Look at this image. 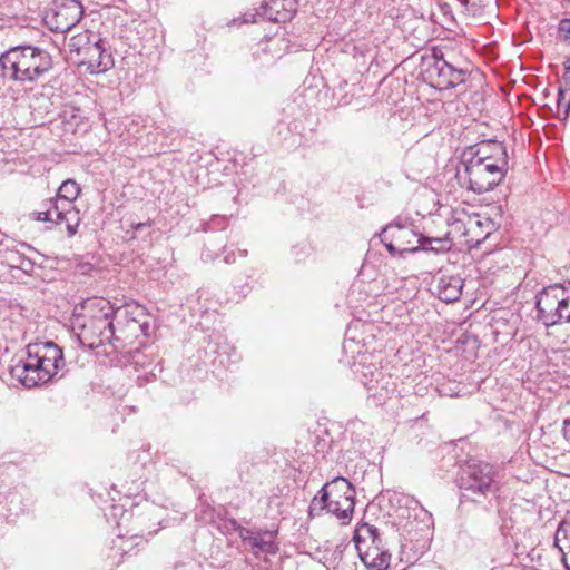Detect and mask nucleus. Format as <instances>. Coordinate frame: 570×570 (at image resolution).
Segmentation results:
<instances>
[{
  "mask_svg": "<svg viewBox=\"0 0 570 570\" xmlns=\"http://www.w3.org/2000/svg\"><path fill=\"white\" fill-rule=\"evenodd\" d=\"M21 248L32 250L31 246L24 243H12V245L4 246L0 243V259L10 268H18L26 274H30L33 271L35 263L30 257L26 256V254L21 252Z\"/></svg>",
  "mask_w": 570,
  "mask_h": 570,
  "instance_id": "19",
  "label": "nucleus"
},
{
  "mask_svg": "<svg viewBox=\"0 0 570 570\" xmlns=\"http://www.w3.org/2000/svg\"><path fill=\"white\" fill-rule=\"evenodd\" d=\"M508 166L494 163H479V160H462L456 169V178L461 186L476 194L493 189L504 178Z\"/></svg>",
  "mask_w": 570,
  "mask_h": 570,
  "instance_id": "9",
  "label": "nucleus"
},
{
  "mask_svg": "<svg viewBox=\"0 0 570 570\" xmlns=\"http://www.w3.org/2000/svg\"><path fill=\"white\" fill-rule=\"evenodd\" d=\"M203 256L206 257V258H213L212 256H209L208 254L206 253H203Z\"/></svg>",
  "mask_w": 570,
  "mask_h": 570,
  "instance_id": "45",
  "label": "nucleus"
},
{
  "mask_svg": "<svg viewBox=\"0 0 570 570\" xmlns=\"http://www.w3.org/2000/svg\"><path fill=\"white\" fill-rule=\"evenodd\" d=\"M235 261H236V257H235V253L234 252L227 253L224 256V262L226 264H233V263H235Z\"/></svg>",
  "mask_w": 570,
  "mask_h": 570,
  "instance_id": "39",
  "label": "nucleus"
},
{
  "mask_svg": "<svg viewBox=\"0 0 570 570\" xmlns=\"http://www.w3.org/2000/svg\"><path fill=\"white\" fill-rule=\"evenodd\" d=\"M82 7L72 0L69 4L61 6L55 13L56 24L51 27L56 31L65 32L73 27L81 18Z\"/></svg>",
  "mask_w": 570,
  "mask_h": 570,
  "instance_id": "22",
  "label": "nucleus"
},
{
  "mask_svg": "<svg viewBox=\"0 0 570 570\" xmlns=\"http://www.w3.org/2000/svg\"><path fill=\"white\" fill-rule=\"evenodd\" d=\"M464 281L459 275L442 274L435 284V293L438 297L445 302L452 303L462 295Z\"/></svg>",
  "mask_w": 570,
  "mask_h": 570,
  "instance_id": "20",
  "label": "nucleus"
},
{
  "mask_svg": "<svg viewBox=\"0 0 570 570\" xmlns=\"http://www.w3.org/2000/svg\"><path fill=\"white\" fill-rule=\"evenodd\" d=\"M79 194V185L75 180L68 179L60 185L55 198H49L45 202H53L57 203L58 206H65V203L73 205V202L78 198Z\"/></svg>",
  "mask_w": 570,
  "mask_h": 570,
  "instance_id": "24",
  "label": "nucleus"
},
{
  "mask_svg": "<svg viewBox=\"0 0 570 570\" xmlns=\"http://www.w3.org/2000/svg\"><path fill=\"white\" fill-rule=\"evenodd\" d=\"M94 37L92 33L83 32L72 36L68 41V48L70 53H76L77 58L82 57L85 51L87 50V46L92 42Z\"/></svg>",
  "mask_w": 570,
  "mask_h": 570,
  "instance_id": "27",
  "label": "nucleus"
},
{
  "mask_svg": "<svg viewBox=\"0 0 570 570\" xmlns=\"http://www.w3.org/2000/svg\"><path fill=\"white\" fill-rule=\"evenodd\" d=\"M358 557L370 570H387L392 558L385 546L364 548L362 552H358Z\"/></svg>",
  "mask_w": 570,
  "mask_h": 570,
  "instance_id": "23",
  "label": "nucleus"
},
{
  "mask_svg": "<svg viewBox=\"0 0 570 570\" xmlns=\"http://www.w3.org/2000/svg\"><path fill=\"white\" fill-rule=\"evenodd\" d=\"M559 32L564 41L570 42V19H562L559 22Z\"/></svg>",
  "mask_w": 570,
  "mask_h": 570,
  "instance_id": "35",
  "label": "nucleus"
},
{
  "mask_svg": "<svg viewBox=\"0 0 570 570\" xmlns=\"http://www.w3.org/2000/svg\"><path fill=\"white\" fill-rule=\"evenodd\" d=\"M298 129V124L296 121L285 125L284 122H279L277 125L278 135L282 136V139L286 141L288 139L287 132H291L292 130Z\"/></svg>",
  "mask_w": 570,
  "mask_h": 570,
  "instance_id": "33",
  "label": "nucleus"
},
{
  "mask_svg": "<svg viewBox=\"0 0 570 570\" xmlns=\"http://www.w3.org/2000/svg\"><path fill=\"white\" fill-rule=\"evenodd\" d=\"M561 552V560L563 566L570 570V541L569 544L556 546Z\"/></svg>",
  "mask_w": 570,
  "mask_h": 570,
  "instance_id": "34",
  "label": "nucleus"
},
{
  "mask_svg": "<svg viewBox=\"0 0 570 570\" xmlns=\"http://www.w3.org/2000/svg\"><path fill=\"white\" fill-rule=\"evenodd\" d=\"M148 225H149L148 223H138V224H132L131 226L135 230H140L141 228H144Z\"/></svg>",
  "mask_w": 570,
  "mask_h": 570,
  "instance_id": "40",
  "label": "nucleus"
},
{
  "mask_svg": "<svg viewBox=\"0 0 570 570\" xmlns=\"http://www.w3.org/2000/svg\"><path fill=\"white\" fill-rule=\"evenodd\" d=\"M380 237L387 252L393 256L421 250L422 234L416 233L412 225L393 222L383 228Z\"/></svg>",
  "mask_w": 570,
  "mask_h": 570,
  "instance_id": "11",
  "label": "nucleus"
},
{
  "mask_svg": "<svg viewBox=\"0 0 570 570\" xmlns=\"http://www.w3.org/2000/svg\"><path fill=\"white\" fill-rule=\"evenodd\" d=\"M37 222H49L56 225H66L69 237L77 234L81 222L80 212L71 204L65 203V206H58L53 202H42L40 208L30 214Z\"/></svg>",
  "mask_w": 570,
  "mask_h": 570,
  "instance_id": "12",
  "label": "nucleus"
},
{
  "mask_svg": "<svg viewBox=\"0 0 570 570\" xmlns=\"http://www.w3.org/2000/svg\"><path fill=\"white\" fill-rule=\"evenodd\" d=\"M298 0H264L259 9L244 13V22L255 23L262 19L274 22L289 21L296 13Z\"/></svg>",
  "mask_w": 570,
  "mask_h": 570,
  "instance_id": "14",
  "label": "nucleus"
},
{
  "mask_svg": "<svg viewBox=\"0 0 570 570\" xmlns=\"http://www.w3.org/2000/svg\"><path fill=\"white\" fill-rule=\"evenodd\" d=\"M114 312V332L115 347L111 352H121L134 343L142 345L150 335L149 315L146 308L138 304H126L115 307Z\"/></svg>",
  "mask_w": 570,
  "mask_h": 570,
  "instance_id": "6",
  "label": "nucleus"
},
{
  "mask_svg": "<svg viewBox=\"0 0 570 570\" xmlns=\"http://www.w3.org/2000/svg\"><path fill=\"white\" fill-rule=\"evenodd\" d=\"M557 302L558 312L562 317V322H564V317L567 316V314H564L563 312L570 306V297L566 295V288L563 286L562 289H560V292H557Z\"/></svg>",
  "mask_w": 570,
  "mask_h": 570,
  "instance_id": "31",
  "label": "nucleus"
},
{
  "mask_svg": "<svg viewBox=\"0 0 570 570\" xmlns=\"http://www.w3.org/2000/svg\"><path fill=\"white\" fill-rule=\"evenodd\" d=\"M198 564L196 561L188 559L186 561H178L174 564V570H197Z\"/></svg>",
  "mask_w": 570,
  "mask_h": 570,
  "instance_id": "36",
  "label": "nucleus"
},
{
  "mask_svg": "<svg viewBox=\"0 0 570 570\" xmlns=\"http://www.w3.org/2000/svg\"><path fill=\"white\" fill-rule=\"evenodd\" d=\"M239 255H240V256H243V257H245V256L247 255V250H246V249H244V250H239Z\"/></svg>",
  "mask_w": 570,
  "mask_h": 570,
  "instance_id": "42",
  "label": "nucleus"
},
{
  "mask_svg": "<svg viewBox=\"0 0 570 570\" xmlns=\"http://www.w3.org/2000/svg\"><path fill=\"white\" fill-rule=\"evenodd\" d=\"M65 365L62 350L51 341L29 344L27 357L10 367V374L31 389L47 383Z\"/></svg>",
  "mask_w": 570,
  "mask_h": 570,
  "instance_id": "1",
  "label": "nucleus"
},
{
  "mask_svg": "<svg viewBox=\"0 0 570 570\" xmlns=\"http://www.w3.org/2000/svg\"><path fill=\"white\" fill-rule=\"evenodd\" d=\"M355 488L343 476H335L326 482L309 504V515L322 512L334 515L342 524H348L355 509Z\"/></svg>",
  "mask_w": 570,
  "mask_h": 570,
  "instance_id": "4",
  "label": "nucleus"
},
{
  "mask_svg": "<svg viewBox=\"0 0 570 570\" xmlns=\"http://www.w3.org/2000/svg\"><path fill=\"white\" fill-rule=\"evenodd\" d=\"M292 254L295 256L297 262H301L307 255V246H295L292 249Z\"/></svg>",
  "mask_w": 570,
  "mask_h": 570,
  "instance_id": "37",
  "label": "nucleus"
},
{
  "mask_svg": "<svg viewBox=\"0 0 570 570\" xmlns=\"http://www.w3.org/2000/svg\"><path fill=\"white\" fill-rule=\"evenodd\" d=\"M126 503L112 504L110 508V515L117 523L118 529H126V534L131 538H140L155 534L158 529H151L156 522H151L149 518L157 510L153 504H146L144 508L145 513H136L132 510L128 511Z\"/></svg>",
  "mask_w": 570,
  "mask_h": 570,
  "instance_id": "10",
  "label": "nucleus"
},
{
  "mask_svg": "<svg viewBox=\"0 0 570 570\" xmlns=\"http://www.w3.org/2000/svg\"><path fill=\"white\" fill-rule=\"evenodd\" d=\"M227 216L214 215L209 222L205 225L206 232H213L216 229H224L227 225Z\"/></svg>",
  "mask_w": 570,
  "mask_h": 570,
  "instance_id": "32",
  "label": "nucleus"
},
{
  "mask_svg": "<svg viewBox=\"0 0 570 570\" xmlns=\"http://www.w3.org/2000/svg\"><path fill=\"white\" fill-rule=\"evenodd\" d=\"M502 225V208L493 205L484 212L469 218L465 234L471 236V242L481 244Z\"/></svg>",
  "mask_w": 570,
  "mask_h": 570,
  "instance_id": "15",
  "label": "nucleus"
},
{
  "mask_svg": "<svg viewBox=\"0 0 570 570\" xmlns=\"http://www.w3.org/2000/svg\"><path fill=\"white\" fill-rule=\"evenodd\" d=\"M122 531V529H119ZM144 542V539L140 538H131L129 534H126V531L119 532L116 540L112 541L111 549L117 550V552L121 556L128 554L134 547H138Z\"/></svg>",
  "mask_w": 570,
  "mask_h": 570,
  "instance_id": "26",
  "label": "nucleus"
},
{
  "mask_svg": "<svg viewBox=\"0 0 570 570\" xmlns=\"http://www.w3.org/2000/svg\"><path fill=\"white\" fill-rule=\"evenodd\" d=\"M141 484H142L141 482L136 484V490H139Z\"/></svg>",
  "mask_w": 570,
  "mask_h": 570,
  "instance_id": "46",
  "label": "nucleus"
},
{
  "mask_svg": "<svg viewBox=\"0 0 570 570\" xmlns=\"http://www.w3.org/2000/svg\"><path fill=\"white\" fill-rule=\"evenodd\" d=\"M80 67H85L90 75L104 73L115 65L114 49L107 38L94 37L92 42L87 46L82 57L77 58Z\"/></svg>",
  "mask_w": 570,
  "mask_h": 570,
  "instance_id": "13",
  "label": "nucleus"
},
{
  "mask_svg": "<svg viewBox=\"0 0 570 570\" xmlns=\"http://www.w3.org/2000/svg\"><path fill=\"white\" fill-rule=\"evenodd\" d=\"M89 315L77 334L79 343L89 348H102L98 354L109 356L115 352L114 312L112 304L102 297L89 298L86 302Z\"/></svg>",
  "mask_w": 570,
  "mask_h": 570,
  "instance_id": "3",
  "label": "nucleus"
},
{
  "mask_svg": "<svg viewBox=\"0 0 570 570\" xmlns=\"http://www.w3.org/2000/svg\"><path fill=\"white\" fill-rule=\"evenodd\" d=\"M334 96L337 99L338 106H347L352 102L354 97V92L348 90V85L346 81L340 83V86L335 89Z\"/></svg>",
  "mask_w": 570,
  "mask_h": 570,
  "instance_id": "29",
  "label": "nucleus"
},
{
  "mask_svg": "<svg viewBox=\"0 0 570 570\" xmlns=\"http://www.w3.org/2000/svg\"><path fill=\"white\" fill-rule=\"evenodd\" d=\"M562 289L561 284H553L542 288L535 296L537 318L546 327L554 326L562 322L557 305V292Z\"/></svg>",
  "mask_w": 570,
  "mask_h": 570,
  "instance_id": "16",
  "label": "nucleus"
},
{
  "mask_svg": "<svg viewBox=\"0 0 570 570\" xmlns=\"http://www.w3.org/2000/svg\"><path fill=\"white\" fill-rule=\"evenodd\" d=\"M564 424H566V425H570V420H566V421H564Z\"/></svg>",
  "mask_w": 570,
  "mask_h": 570,
  "instance_id": "47",
  "label": "nucleus"
},
{
  "mask_svg": "<svg viewBox=\"0 0 570 570\" xmlns=\"http://www.w3.org/2000/svg\"><path fill=\"white\" fill-rule=\"evenodd\" d=\"M462 160H479L483 164H498L508 166V151L505 146L498 140H485L470 146L462 156Z\"/></svg>",
  "mask_w": 570,
  "mask_h": 570,
  "instance_id": "17",
  "label": "nucleus"
},
{
  "mask_svg": "<svg viewBox=\"0 0 570 570\" xmlns=\"http://www.w3.org/2000/svg\"><path fill=\"white\" fill-rule=\"evenodd\" d=\"M125 495L127 499H130V497L132 495V492L129 490Z\"/></svg>",
  "mask_w": 570,
  "mask_h": 570,
  "instance_id": "44",
  "label": "nucleus"
},
{
  "mask_svg": "<svg viewBox=\"0 0 570 570\" xmlns=\"http://www.w3.org/2000/svg\"><path fill=\"white\" fill-rule=\"evenodd\" d=\"M381 353L358 352L352 363L355 377L367 391V397L375 405L384 404L396 391V382L391 374L383 372Z\"/></svg>",
  "mask_w": 570,
  "mask_h": 570,
  "instance_id": "5",
  "label": "nucleus"
},
{
  "mask_svg": "<svg viewBox=\"0 0 570 570\" xmlns=\"http://www.w3.org/2000/svg\"><path fill=\"white\" fill-rule=\"evenodd\" d=\"M564 322H566V323H570V313H569V314H567V316L564 317Z\"/></svg>",
  "mask_w": 570,
  "mask_h": 570,
  "instance_id": "43",
  "label": "nucleus"
},
{
  "mask_svg": "<svg viewBox=\"0 0 570 570\" xmlns=\"http://www.w3.org/2000/svg\"><path fill=\"white\" fill-rule=\"evenodd\" d=\"M420 75L432 88L448 90L465 82L469 72L445 59L441 49L433 48L431 53L422 56Z\"/></svg>",
  "mask_w": 570,
  "mask_h": 570,
  "instance_id": "8",
  "label": "nucleus"
},
{
  "mask_svg": "<svg viewBox=\"0 0 570 570\" xmlns=\"http://www.w3.org/2000/svg\"><path fill=\"white\" fill-rule=\"evenodd\" d=\"M440 393L444 396H459L460 392L458 390H454L452 389L451 386H448V385H442L441 389L439 390Z\"/></svg>",
  "mask_w": 570,
  "mask_h": 570,
  "instance_id": "38",
  "label": "nucleus"
},
{
  "mask_svg": "<svg viewBox=\"0 0 570 570\" xmlns=\"http://www.w3.org/2000/svg\"><path fill=\"white\" fill-rule=\"evenodd\" d=\"M570 542V521H563L560 523L556 535H554V546H563L569 544Z\"/></svg>",
  "mask_w": 570,
  "mask_h": 570,
  "instance_id": "30",
  "label": "nucleus"
},
{
  "mask_svg": "<svg viewBox=\"0 0 570 570\" xmlns=\"http://www.w3.org/2000/svg\"><path fill=\"white\" fill-rule=\"evenodd\" d=\"M238 535L256 558L262 553L275 556L278 551V546L275 542L276 532L274 531H255L238 527Z\"/></svg>",
  "mask_w": 570,
  "mask_h": 570,
  "instance_id": "18",
  "label": "nucleus"
},
{
  "mask_svg": "<svg viewBox=\"0 0 570 570\" xmlns=\"http://www.w3.org/2000/svg\"><path fill=\"white\" fill-rule=\"evenodd\" d=\"M4 77L20 82H33L45 78L53 68V59L48 50L21 45L10 48L0 56Z\"/></svg>",
  "mask_w": 570,
  "mask_h": 570,
  "instance_id": "2",
  "label": "nucleus"
},
{
  "mask_svg": "<svg viewBox=\"0 0 570 570\" xmlns=\"http://www.w3.org/2000/svg\"><path fill=\"white\" fill-rule=\"evenodd\" d=\"M420 246L421 250L424 252H432L435 254L439 253H446L452 247V240L445 236V237H429L422 235V238H420Z\"/></svg>",
  "mask_w": 570,
  "mask_h": 570,
  "instance_id": "25",
  "label": "nucleus"
},
{
  "mask_svg": "<svg viewBox=\"0 0 570 570\" xmlns=\"http://www.w3.org/2000/svg\"><path fill=\"white\" fill-rule=\"evenodd\" d=\"M494 468L485 462L469 460L459 472L458 484L462 498L473 502H481L494 497L498 491Z\"/></svg>",
  "mask_w": 570,
  "mask_h": 570,
  "instance_id": "7",
  "label": "nucleus"
},
{
  "mask_svg": "<svg viewBox=\"0 0 570 570\" xmlns=\"http://www.w3.org/2000/svg\"><path fill=\"white\" fill-rule=\"evenodd\" d=\"M353 541L357 552L365 548L383 547V539L379 529L372 524L363 522L358 524L353 534Z\"/></svg>",
  "mask_w": 570,
  "mask_h": 570,
  "instance_id": "21",
  "label": "nucleus"
},
{
  "mask_svg": "<svg viewBox=\"0 0 570 570\" xmlns=\"http://www.w3.org/2000/svg\"><path fill=\"white\" fill-rule=\"evenodd\" d=\"M557 109L558 112H563V119H566L570 112V89H558V98H557Z\"/></svg>",
  "mask_w": 570,
  "mask_h": 570,
  "instance_id": "28",
  "label": "nucleus"
},
{
  "mask_svg": "<svg viewBox=\"0 0 570 570\" xmlns=\"http://www.w3.org/2000/svg\"><path fill=\"white\" fill-rule=\"evenodd\" d=\"M353 344H354V342H353V341H352V342H350V343H348V342H345V343H344V345H343V348H344L345 351H347L348 348H351V347H352V345H353Z\"/></svg>",
  "mask_w": 570,
  "mask_h": 570,
  "instance_id": "41",
  "label": "nucleus"
}]
</instances>
